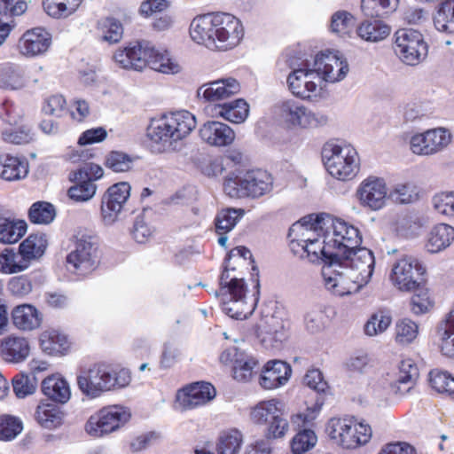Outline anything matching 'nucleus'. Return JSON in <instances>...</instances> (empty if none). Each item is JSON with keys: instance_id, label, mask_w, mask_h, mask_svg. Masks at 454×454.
I'll use <instances>...</instances> for the list:
<instances>
[{"instance_id": "nucleus-1", "label": "nucleus", "mask_w": 454, "mask_h": 454, "mask_svg": "<svg viewBox=\"0 0 454 454\" xmlns=\"http://www.w3.org/2000/svg\"><path fill=\"white\" fill-rule=\"evenodd\" d=\"M375 259L371 250L358 246L336 259V263L322 267L323 283L336 296L357 292L371 279Z\"/></svg>"}, {"instance_id": "nucleus-2", "label": "nucleus", "mask_w": 454, "mask_h": 454, "mask_svg": "<svg viewBox=\"0 0 454 454\" xmlns=\"http://www.w3.org/2000/svg\"><path fill=\"white\" fill-rule=\"evenodd\" d=\"M192 39L211 50L235 48L244 36L241 21L228 12H212L195 17L190 25Z\"/></svg>"}, {"instance_id": "nucleus-3", "label": "nucleus", "mask_w": 454, "mask_h": 454, "mask_svg": "<svg viewBox=\"0 0 454 454\" xmlns=\"http://www.w3.org/2000/svg\"><path fill=\"white\" fill-rule=\"evenodd\" d=\"M258 277V273H256ZM260 295L258 278L254 280V290L250 293L244 278H238L235 269L224 266L219 278V289L216 296L222 310L230 317L243 320L254 311Z\"/></svg>"}, {"instance_id": "nucleus-4", "label": "nucleus", "mask_w": 454, "mask_h": 454, "mask_svg": "<svg viewBox=\"0 0 454 454\" xmlns=\"http://www.w3.org/2000/svg\"><path fill=\"white\" fill-rule=\"evenodd\" d=\"M195 116L180 110L153 118L147 127L146 136L160 153L175 149L178 142L185 139L196 128Z\"/></svg>"}, {"instance_id": "nucleus-5", "label": "nucleus", "mask_w": 454, "mask_h": 454, "mask_svg": "<svg viewBox=\"0 0 454 454\" xmlns=\"http://www.w3.org/2000/svg\"><path fill=\"white\" fill-rule=\"evenodd\" d=\"M115 63L124 69L140 71L146 66L162 74H177L180 66L169 55L168 51L153 47L148 42H134L123 49H119L114 55Z\"/></svg>"}, {"instance_id": "nucleus-6", "label": "nucleus", "mask_w": 454, "mask_h": 454, "mask_svg": "<svg viewBox=\"0 0 454 454\" xmlns=\"http://www.w3.org/2000/svg\"><path fill=\"white\" fill-rule=\"evenodd\" d=\"M131 381L130 372L125 368H114L105 363H96L81 368L76 383L81 393L89 399H95L104 393L127 387Z\"/></svg>"}, {"instance_id": "nucleus-7", "label": "nucleus", "mask_w": 454, "mask_h": 454, "mask_svg": "<svg viewBox=\"0 0 454 454\" xmlns=\"http://www.w3.org/2000/svg\"><path fill=\"white\" fill-rule=\"evenodd\" d=\"M321 154L326 171L339 181L352 180L359 172V155L348 144L328 141L323 145Z\"/></svg>"}, {"instance_id": "nucleus-8", "label": "nucleus", "mask_w": 454, "mask_h": 454, "mask_svg": "<svg viewBox=\"0 0 454 454\" xmlns=\"http://www.w3.org/2000/svg\"><path fill=\"white\" fill-rule=\"evenodd\" d=\"M273 183V177L268 171L257 168L226 178L223 190L233 199L256 200L270 194Z\"/></svg>"}, {"instance_id": "nucleus-9", "label": "nucleus", "mask_w": 454, "mask_h": 454, "mask_svg": "<svg viewBox=\"0 0 454 454\" xmlns=\"http://www.w3.org/2000/svg\"><path fill=\"white\" fill-rule=\"evenodd\" d=\"M285 414V403L273 398L259 402L252 408L250 418L254 423L265 426L267 439H278L284 437L289 428Z\"/></svg>"}, {"instance_id": "nucleus-10", "label": "nucleus", "mask_w": 454, "mask_h": 454, "mask_svg": "<svg viewBox=\"0 0 454 454\" xmlns=\"http://www.w3.org/2000/svg\"><path fill=\"white\" fill-rule=\"evenodd\" d=\"M292 69L286 79V83L291 93L306 101H313L317 98L319 90L317 83L314 81L317 74L313 66L308 60L298 62L294 59L287 60Z\"/></svg>"}, {"instance_id": "nucleus-11", "label": "nucleus", "mask_w": 454, "mask_h": 454, "mask_svg": "<svg viewBox=\"0 0 454 454\" xmlns=\"http://www.w3.org/2000/svg\"><path fill=\"white\" fill-rule=\"evenodd\" d=\"M329 427L330 436L345 449H356L367 443L372 437L371 427L353 419H333Z\"/></svg>"}, {"instance_id": "nucleus-12", "label": "nucleus", "mask_w": 454, "mask_h": 454, "mask_svg": "<svg viewBox=\"0 0 454 454\" xmlns=\"http://www.w3.org/2000/svg\"><path fill=\"white\" fill-rule=\"evenodd\" d=\"M280 115L283 121L292 128L309 129L325 126L329 118L321 111H312L294 99L283 101L280 106Z\"/></svg>"}, {"instance_id": "nucleus-13", "label": "nucleus", "mask_w": 454, "mask_h": 454, "mask_svg": "<svg viewBox=\"0 0 454 454\" xmlns=\"http://www.w3.org/2000/svg\"><path fill=\"white\" fill-rule=\"evenodd\" d=\"M394 50L402 62L409 66L419 64L427 55V44L417 30L399 29L395 33Z\"/></svg>"}, {"instance_id": "nucleus-14", "label": "nucleus", "mask_w": 454, "mask_h": 454, "mask_svg": "<svg viewBox=\"0 0 454 454\" xmlns=\"http://www.w3.org/2000/svg\"><path fill=\"white\" fill-rule=\"evenodd\" d=\"M325 217V233L329 242L327 247H333L339 257L360 246L362 237L356 227L341 219H333L328 215Z\"/></svg>"}, {"instance_id": "nucleus-15", "label": "nucleus", "mask_w": 454, "mask_h": 454, "mask_svg": "<svg viewBox=\"0 0 454 454\" xmlns=\"http://www.w3.org/2000/svg\"><path fill=\"white\" fill-rule=\"evenodd\" d=\"M129 417V412L122 406L104 407L90 417L85 430L90 436L101 437L120 428Z\"/></svg>"}, {"instance_id": "nucleus-16", "label": "nucleus", "mask_w": 454, "mask_h": 454, "mask_svg": "<svg viewBox=\"0 0 454 454\" xmlns=\"http://www.w3.org/2000/svg\"><path fill=\"white\" fill-rule=\"evenodd\" d=\"M97 247L90 236L77 237L74 249L67 256V269L79 276L92 272L97 265Z\"/></svg>"}, {"instance_id": "nucleus-17", "label": "nucleus", "mask_w": 454, "mask_h": 454, "mask_svg": "<svg viewBox=\"0 0 454 454\" xmlns=\"http://www.w3.org/2000/svg\"><path fill=\"white\" fill-rule=\"evenodd\" d=\"M452 136L445 128H434L411 136L410 149L417 155L431 156L443 151L451 142Z\"/></svg>"}, {"instance_id": "nucleus-18", "label": "nucleus", "mask_w": 454, "mask_h": 454, "mask_svg": "<svg viewBox=\"0 0 454 454\" xmlns=\"http://www.w3.org/2000/svg\"><path fill=\"white\" fill-rule=\"evenodd\" d=\"M426 269L412 256H404L394 264L390 279L401 291H412L422 281Z\"/></svg>"}, {"instance_id": "nucleus-19", "label": "nucleus", "mask_w": 454, "mask_h": 454, "mask_svg": "<svg viewBox=\"0 0 454 454\" xmlns=\"http://www.w3.org/2000/svg\"><path fill=\"white\" fill-rule=\"evenodd\" d=\"M356 197L363 207L377 211L385 207L388 200V189L383 178L370 176L360 183Z\"/></svg>"}, {"instance_id": "nucleus-20", "label": "nucleus", "mask_w": 454, "mask_h": 454, "mask_svg": "<svg viewBox=\"0 0 454 454\" xmlns=\"http://www.w3.org/2000/svg\"><path fill=\"white\" fill-rule=\"evenodd\" d=\"M130 195V185L121 182L110 186L101 200V218L105 224L114 223L122 212Z\"/></svg>"}, {"instance_id": "nucleus-21", "label": "nucleus", "mask_w": 454, "mask_h": 454, "mask_svg": "<svg viewBox=\"0 0 454 454\" xmlns=\"http://www.w3.org/2000/svg\"><path fill=\"white\" fill-rule=\"evenodd\" d=\"M317 75L328 82H336L345 78L348 65L339 52L317 54L312 64Z\"/></svg>"}, {"instance_id": "nucleus-22", "label": "nucleus", "mask_w": 454, "mask_h": 454, "mask_svg": "<svg viewBox=\"0 0 454 454\" xmlns=\"http://www.w3.org/2000/svg\"><path fill=\"white\" fill-rule=\"evenodd\" d=\"M288 322L284 318L271 315L266 317L257 326V337L265 348H280L287 338Z\"/></svg>"}, {"instance_id": "nucleus-23", "label": "nucleus", "mask_w": 454, "mask_h": 454, "mask_svg": "<svg viewBox=\"0 0 454 454\" xmlns=\"http://www.w3.org/2000/svg\"><path fill=\"white\" fill-rule=\"evenodd\" d=\"M215 396V389L210 383L196 382L179 390L176 403L185 410L194 409L210 402Z\"/></svg>"}, {"instance_id": "nucleus-24", "label": "nucleus", "mask_w": 454, "mask_h": 454, "mask_svg": "<svg viewBox=\"0 0 454 454\" xmlns=\"http://www.w3.org/2000/svg\"><path fill=\"white\" fill-rule=\"evenodd\" d=\"M325 216L309 215L294 223L289 229L288 237L293 235L300 236L304 244L310 245L312 242H321L325 232Z\"/></svg>"}, {"instance_id": "nucleus-25", "label": "nucleus", "mask_w": 454, "mask_h": 454, "mask_svg": "<svg viewBox=\"0 0 454 454\" xmlns=\"http://www.w3.org/2000/svg\"><path fill=\"white\" fill-rule=\"evenodd\" d=\"M239 82L233 77H225L207 82L198 90V96L206 101L215 102L224 100L240 91Z\"/></svg>"}, {"instance_id": "nucleus-26", "label": "nucleus", "mask_w": 454, "mask_h": 454, "mask_svg": "<svg viewBox=\"0 0 454 454\" xmlns=\"http://www.w3.org/2000/svg\"><path fill=\"white\" fill-rule=\"evenodd\" d=\"M51 45V35L43 27H34L26 31L19 41L20 52L29 57L44 54Z\"/></svg>"}, {"instance_id": "nucleus-27", "label": "nucleus", "mask_w": 454, "mask_h": 454, "mask_svg": "<svg viewBox=\"0 0 454 454\" xmlns=\"http://www.w3.org/2000/svg\"><path fill=\"white\" fill-rule=\"evenodd\" d=\"M199 134L205 143L217 147L229 145L235 139L234 130L229 125L217 121L205 122Z\"/></svg>"}, {"instance_id": "nucleus-28", "label": "nucleus", "mask_w": 454, "mask_h": 454, "mask_svg": "<svg viewBox=\"0 0 454 454\" xmlns=\"http://www.w3.org/2000/svg\"><path fill=\"white\" fill-rule=\"evenodd\" d=\"M291 366L281 360L269 361L260 377V385L265 389H274L285 385L291 376Z\"/></svg>"}, {"instance_id": "nucleus-29", "label": "nucleus", "mask_w": 454, "mask_h": 454, "mask_svg": "<svg viewBox=\"0 0 454 454\" xmlns=\"http://www.w3.org/2000/svg\"><path fill=\"white\" fill-rule=\"evenodd\" d=\"M30 346L24 337L9 335L0 340V356L8 363H20L29 355Z\"/></svg>"}, {"instance_id": "nucleus-30", "label": "nucleus", "mask_w": 454, "mask_h": 454, "mask_svg": "<svg viewBox=\"0 0 454 454\" xmlns=\"http://www.w3.org/2000/svg\"><path fill=\"white\" fill-rule=\"evenodd\" d=\"M28 174V162L23 157L11 153H0V177L12 182L25 178Z\"/></svg>"}, {"instance_id": "nucleus-31", "label": "nucleus", "mask_w": 454, "mask_h": 454, "mask_svg": "<svg viewBox=\"0 0 454 454\" xmlns=\"http://www.w3.org/2000/svg\"><path fill=\"white\" fill-rule=\"evenodd\" d=\"M391 31V27L380 18L364 20L356 27V34L361 40L373 43L387 39Z\"/></svg>"}, {"instance_id": "nucleus-32", "label": "nucleus", "mask_w": 454, "mask_h": 454, "mask_svg": "<svg viewBox=\"0 0 454 454\" xmlns=\"http://www.w3.org/2000/svg\"><path fill=\"white\" fill-rule=\"evenodd\" d=\"M14 326L22 331H32L40 327L42 314L33 305L24 303L14 307L11 313Z\"/></svg>"}, {"instance_id": "nucleus-33", "label": "nucleus", "mask_w": 454, "mask_h": 454, "mask_svg": "<svg viewBox=\"0 0 454 454\" xmlns=\"http://www.w3.org/2000/svg\"><path fill=\"white\" fill-rule=\"evenodd\" d=\"M248 114L249 106L241 98L215 105L213 108V115L215 117L223 118L232 123L244 122Z\"/></svg>"}, {"instance_id": "nucleus-34", "label": "nucleus", "mask_w": 454, "mask_h": 454, "mask_svg": "<svg viewBox=\"0 0 454 454\" xmlns=\"http://www.w3.org/2000/svg\"><path fill=\"white\" fill-rule=\"evenodd\" d=\"M419 374V368L412 359L402 360L398 367L396 380L392 386L393 389L400 395L407 394L414 387Z\"/></svg>"}, {"instance_id": "nucleus-35", "label": "nucleus", "mask_w": 454, "mask_h": 454, "mask_svg": "<svg viewBox=\"0 0 454 454\" xmlns=\"http://www.w3.org/2000/svg\"><path fill=\"white\" fill-rule=\"evenodd\" d=\"M88 176L87 170L78 169L71 175V179L77 184L68 189V196L71 200L80 202L90 200L96 193L97 186L93 180Z\"/></svg>"}, {"instance_id": "nucleus-36", "label": "nucleus", "mask_w": 454, "mask_h": 454, "mask_svg": "<svg viewBox=\"0 0 454 454\" xmlns=\"http://www.w3.org/2000/svg\"><path fill=\"white\" fill-rule=\"evenodd\" d=\"M328 237L324 232V239L321 242H312L310 245L306 244V247L302 248L303 257L308 258L312 262L322 261L324 265H332L336 263L339 257L333 247H328Z\"/></svg>"}, {"instance_id": "nucleus-37", "label": "nucleus", "mask_w": 454, "mask_h": 454, "mask_svg": "<svg viewBox=\"0 0 454 454\" xmlns=\"http://www.w3.org/2000/svg\"><path fill=\"white\" fill-rule=\"evenodd\" d=\"M436 343L442 356L454 359V314L451 312L437 325Z\"/></svg>"}, {"instance_id": "nucleus-38", "label": "nucleus", "mask_w": 454, "mask_h": 454, "mask_svg": "<svg viewBox=\"0 0 454 454\" xmlns=\"http://www.w3.org/2000/svg\"><path fill=\"white\" fill-rule=\"evenodd\" d=\"M453 240L454 227L447 223H438L428 232L426 247L428 252L438 253L450 247Z\"/></svg>"}, {"instance_id": "nucleus-39", "label": "nucleus", "mask_w": 454, "mask_h": 454, "mask_svg": "<svg viewBox=\"0 0 454 454\" xmlns=\"http://www.w3.org/2000/svg\"><path fill=\"white\" fill-rule=\"evenodd\" d=\"M40 346L49 355H64L69 349L70 342L64 333L50 329L41 333Z\"/></svg>"}, {"instance_id": "nucleus-40", "label": "nucleus", "mask_w": 454, "mask_h": 454, "mask_svg": "<svg viewBox=\"0 0 454 454\" xmlns=\"http://www.w3.org/2000/svg\"><path fill=\"white\" fill-rule=\"evenodd\" d=\"M42 391L49 399L60 403H67L71 396L67 381L54 375L43 380Z\"/></svg>"}, {"instance_id": "nucleus-41", "label": "nucleus", "mask_w": 454, "mask_h": 454, "mask_svg": "<svg viewBox=\"0 0 454 454\" xmlns=\"http://www.w3.org/2000/svg\"><path fill=\"white\" fill-rule=\"evenodd\" d=\"M434 28L443 34H454V0H443L433 16Z\"/></svg>"}, {"instance_id": "nucleus-42", "label": "nucleus", "mask_w": 454, "mask_h": 454, "mask_svg": "<svg viewBox=\"0 0 454 454\" xmlns=\"http://www.w3.org/2000/svg\"><path fill=\"white\" fill-rule=\"evenodd\" d=\"M47 247V239L44 234H31L23 240L19 252L29 267L32 260L41 257Z\"/></svg>"}, {"instance_id": "nucleus-43", "label": "nucleus", "mask_w": 454, "mask_h": 454, "mask_svg": "<svg viewBox=\"0 0 454 454\" xmlns=\"http://www.w3.org/2000/svg\"><path fill=\"white\" fill-rule=\"evenodd\" d=\"M35 419L43 428L54 429L63 422V412L53 403H40L35 413Z\"/></svg>"}, {"instance_id": "nucleus-44", "label": "nucleus", "mask_w": 454, "mask_h": 454, "mask_svg": "<svg viewBox=\"0 0 454 454\" xmlns=\"http://www.w3.org/2000/svg\"><path fill=\"white\" fill-rule=\"evenodd\" d=\"M96 29L99 40L108 44L119 43L123 35L122 24L120 20L112 17L100 20Z\"/></svg>"}, {"instance_id": "nucleus-45", "label": "nucleus", "mask_w": 454, "mask_h": 454, "mask_svg": "<svg viewBox=\"0 0 454 454\" xmlns=\"http://www.w3.org/2000/svg\"><path fill=\"white\" fill-rule=\"evenodd\" d=\"M398 0H361V11L369 18H385L395 11Z\"/></svg>"}, {"instance_id": "nucleus-46", "label": "nucleus", "mask_w": 454, "mask_h": 454, "mask_svg": "<svg viewBox=\"0 0 454 454\" xmlns=\"http://www.w3.org/2000/svg\"><path fill=\"white\" fill-rule=\"evenodd\" d=\"M245 213L243 208L227 207L220 210L214 221L216 233L226 234L231 231Z\"/></svg>"}, {"instance_id": "nucleus-47", "label": "nucleus", "mask_w": 454, "mask_h": 454, "mask_svg": "<svg viewBox=\"0 0 454 454\" xmlns=\"http://www.w3.org/2000/svg\"><path fill=\"white\" fill-rule=\"evenodd\" d=\"M4 223H0V242L12 244L17 242L27 231V223L22 220H12L4 217Z\"/></svg>"}, {"instance_id": "nucleus-48", "label": "nucleus", "mask_w": 454, "mask_h": 454, "mask_svg": "<svg viewBox=\"0 0 454 454\" xmlns=\"http://www.w3.org/2000/svg\"><path fill=\"white\" fill-rule=\"evenodd\" d=\"M28 268L20 252L12 248H5L0 253V272L13 274L23 271Z\"/></svg>"}, {"instance_id": "nucleus-49", "label": "nucleus", "mask_w": 454, "mask_h": 454, "mask_svg": "<svg viewBox=\"0 0 454 454\" xmlns=\"http://www.w3.org/2000/svg\"><path fill=\"white\" fill-rule=\"evenodd\" d=\"M82 0H43V6L48 15L53 18L67 17L72 14Z\"/></svg>"}, {"instance_id": "nucleus-50", "label": "nucleus", "mask_w": 454, "mask_h": 454, "mask_svg": "<svg viewBox=\"0 0 454 454\" xmlns=\"http://www.w3.org/2000/svg\"><path fill=\"white\" fill-rule=\"evenodd\" d=\"M392 322V314L389 309H379L366 322L364 333L368 336H375L385 332Z\"/></svg>"}, {"instance_id": "nucleus-51", "label": "nucleus", "mask_w": 454, "mask_h": 454, "mask_svg": "<svg viewBox=\"0 0 454 454\" xmlns=\"http://www.w3.org/2000/svg\"><path fill=\"white\" fill-rule=\"evenodd\" d=\"M419 325L409 319L403 318L396 322L395 327V340L400 345L412 343L419 335Z\"/></svg>"}, {"instance_id": "nucleus-52", "label": "nucleus", "mask_w": 454, "mask_h": 454, "mask_svg": "<svg viewBox=\"0 0 454 454\" xmlns=\"http://www.w3.org/2000/svg\"><path fill=\"white\" fill-rule=\"evenodd\" d=\"M56 216L54 207L45 201H37L32 204L28 210V218L36 224H49Z\"/></svg>"}, {"instance_id": "nucleus-53", "label": "nucleus", "mask_w": 454, "mask_h": 454, "mask_svg": "<svg viewBox=\"0 0 454 454\" xmlns=\"http://www.w3.org/2000/svg\"><path fill=\"white\" fill-rule=\"evenodd\" d=\"M317 436L312 429L299 430L291 441V450L294 454H303L315 447Z\"/></svg>"}, {"instance_id": "nucleus-54", "label": "nucleus", "mask_w": 454, "mask_h": 454, "mask_svg": "<svg viewBox=\"0 0 454 454\" xmlns=\"http://www.w3.org/2000/svg\"><path fill=\"white\" fill-rule=\"evenodd\" d=\"M429 376L430 385L435 391L454 399V378L448 372L433 370Z\"/></svg>"}, {"instance_id": "nucleus-55", "label": "nucleus", "mask_w": 454, "mask_h": 454, "mask_svg": "<svg viewBox=\"0 0 454 454\" xmlns=\"http://www.w3.org/2000/svg\"><path fill=\"white\" fill-rule=\"evenodd\" d=\"M3 141L9 144L22 145L28 144L34 138L32 129L27 126L20 127L9 126L1 131Z\"/></svg>"}, {"instance_id": "nucleus-56", "label": "nucleus", "mask_w": 454, "mask_h": 454, "mask_svg": "<svg viewBox=\"0 0 454 454\" xmlns=\"http://www.w3.org/2000/svg\"><path fill=\"white\" fill-rule=\"evenodd\" d=\"M242 443V435L238 430L224 432L219 437L216 446L218 454H239Z\"/></svg>"}, {"instance_id": "nucleus-57", "label": "nucleus", "mask_w": 454, "mask_h": 454, "mask_svg": "<svg viewBox=\"0 0 454 454\" xmlns=\"http://www.w3.org/2000/svg\"><path fill=\"white\" fill-rule=\"evenodd\" d=\"M22 429V421L18 417L8 414L0 416V441L8 442L15 439Z\"/></svg>"}, {"instance_id": "nucleus-58", "label": "nucleus", "mask_w": 454, "mask_h": 454, "mask_svg": "<svg viewBox=\"0 0 454 454\" xmlns=\"http://www.w3.org/2000/svg\"><path fill=\"white\" fill-rule=\"evenodd\" d=\"M355 18L347 11H338L331 18L330 29L340 36L349 35L354 27Z\"/></svg>"}, {"instance_id": "nucleus-59", "label": "nucleus", "mask_w": 454, "mask_h": 454, "mask_svg": "<svg viewBox=\"0 0 454 454\" xmlns=\"http://www.w3.org/2000/svg\"><path fill=\"white\" fill-rule=\"evenodd\" d=\"M134 158L121 151H112L105 159V165L114 172H127L131 169Z\"/></svg>"}, {"instance_id": "nucleus-60", "label": "nucleus", "mask_w": 454, "mask_h": 454, "mask_svg": "<svg viewBox=\"0 0 454 454\" xmlns=\"http://www.w3.org/2000/svg\"><path fill=\"white\" fill-rule=\"evenodd\" d=\"M26 84L24 72L19 67H5L0 75V87L7 90H20Z\"/></svg>"}, {"instance_id": "nucleus-61", "label": "nucleus", "mask_w": 454, "mask_h": 454, "mask_svg": "<svg viewBox=\"0 0 454 454\" xmlns=\"http://www.w3.org/2000/svg\"><path fill=\"white\" fill-rule=\"evenodd\" d=\"M323 403L324 402L321 398H317L312 407H308L306 411L292 415L291 423L293 426L296 427L300 430L302 427L305 428L308 426H311L313 421L317 417L323 406Z\"/></svg>"}, {"instance_id": "nucleus-62", "label": "nucleus", "mask_w": 454, "mask_h": 454, "mask_svg": "<svg viewBox=\"0 0 454 454\" xmlns=\"http://www.w3.org/2000/svg\"><path fill=\"white\" fill-rule=\"evenodd\" d=\"M27 10L24 0H0V18L13 27L12 18L23 14Z\"/></svg>"}, {"instance_id": "nucleus-63", "label": "nucleus", "mask_w": 454, "mask_h": 454, "mask_svg": "<svg viewBox=\"0 0 454 454\" xmlns=\"http://www.w3.org/2000/svg\"><path fill=\"white\" fill-rule=\"evenodd\" d=\"M413 290L415 294L411 300V309L412 313L420 315L427 312L433 305L428 290L421 286L420 284Z\"/></svg>"}, {"instance_id": "nucleus-64", "label": "nucleus", "mask_w": 454, "mask_h": 454, "mask_svg": "<svg viewBox=\"0 0 454 454\" xmlns=\"http://www.w3.org/2000/svg\"><path fill=\"white\" fill-rule=\"evenodd\" d=\"M432 203L434 210L445 216H454V192L436 193Z\"/></svg>"}]
</instances>
